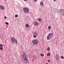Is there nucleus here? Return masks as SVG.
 <instances>
[{
	"label": "nucleus",
	"mask_w": 64,
	"mask_h": 64,
	"mask_svg": "<svg viewBox=\"0 0 64 64\" xmlns=\"http://www.w3.org/2000/svg\"><path fill=\"white\" fill-rule=\"evenodd\" d=\"M28 57L27 55L25 53H24L22 55V59L25 63H27L28 62V60L26 58Z\"/></svg>",
	"instance_id": "1"
},
{
	"label": "nucleus",
	"mask_w": 64,
	"mask_h": 64,
	"mask_svg": "<svg viewBox=\"0 0 64 64\" xmlns=\"http://www.w3.org/2000/svg\"><path fill=\"white\" fill-rule=\"evenodd\" d=\"M32 43H33V44L34 45H37L38 43V41L37 39L34 40H32Z\"/></svg>",
	"instance_id": "2"
},
{
	"label": "nucleus",
	"mask_w": 64,
	"mask_h": 64,
	"mask_svg": "<svg viewBox=\"0 0 64 64\" xmlns=\"http://www.w3.org/2000/svg\"><path fill=\"white\" fill-rule=\"evenodd\" d=\"M11 40L12 41V42L13 43L15 42L16 43H17V40L14 38V37H12L11 38Z\"/></svg>",
	"instance_id": "3"
},
{
	"label": "nucleus",
	"mask_w": 64,
	"mask_h": 64,
	"mask_svg": "<svg viewBox=\"0 0 64 64\" xmlns=\"http://www.w3.org/2000/svg\"><path fill=\"white\" fill-rule=\"evenodd\" d=\"M53 35V34L52 33H50L47 36V39L48 40H50V38Z\"/></svg>",
	"instance_id": "4"
},
{
	"label": "nucleus",
	"mask_w": 64,
	"mask_h": 64,
	"mask_svg": "<svg viewBox=\"0 0 64 64\" xmlns=\"http://www.w3.org/2000/svg\"><path fill=\"white\" fill-rule=\"evenodd\" d=\"M23 10L24 11V12L25 13H28L29 12V9L28 8H24Z\"/></svg>",
	"instance_id": "5"
},
{
	"label": "nucleus",
	"mask_w": 64,
	"mask_h": 64,
	"mask_svg": "<svg viewBox=\"0 0 64 64\" xmlns=\"http://www.w3.org/2000/svg\"><path fill=\"white\" fill-rule=\"evenodd\" d=\"M37 35H38V34L37 33V32H34V33L33 36H34V38H36V37Z\"/></svg>",
	"instance_id": "6"
},
{
	"label": "nucleus",
	"mask_w": 64,
	"mask_h": 64,
	"mask_svg": "<svg viewBox=\"0 0 64 64\" xmlns=\"http://www.w3.org/2000/svg\"><path fill=\"white\" fill-rule=\"evenodd\" d=\"M56 59L57 61H58L59 60V56L57 54H56L55 56Z\"/></svg>",
	"instance_id": "7"
},
{
	"label": "nucleus",
	"mask_w": 64,
	"mask_h": 64,
	"mask_svg": "<svg viewBox=\"0 0 64 64\" xmlns=\"http://www.w3.org/2000/svg\"><path fill=\"white\" fill-rule=\"evenodd\" d=\"M60 12H61L63 16H64V9H60Z\"/></svg>",
	"instance_id": "8"
},
{
	"label": "nucleus",
	"mask_w": 64,
	"mask_h": 64,
	"mask_svg": "<svg viewBox=\"0 0 64 64\" xmlns=\"http://www.w3.org/2000/svg\"><path fill=\"white\" fill-rule=\"evenodd\" d=\"M4 6H2L1 5H0V9H2V10H4Z\"/></svg>",
	"instance_id": "9"
},
{
	"label": "nucleus",
	"mask_w": 64,
	"mask_h": 64,
	"mask_svg": "<svg viewBox=\"0 0 64 64\" xmlns=\"http://www.w3.org/2000/svg\"><path fill=\"white\" fill-rule=\"evenodd\" d=\"M34 24L35 26H38V23L36 22H35L34 23Z\"/></svg>",
	"instance_id": "10"
},
{
	"label": "nucleus",
	"mask_w": 64,
	"mask_h": 64,
	"mask_svg": "<svg viewBox=\"0 0 64 64\" xmlns=\"http://www.w3.org/2000/svg\"><path fill=\"white\" fill-rule=\"evenodd\" d=\"M40 4L41 6H42L43 5V2H41L40 3Z\"/></svg>",
	"instance_id": "11"
},
{
	"label": "nucleus",
	"mask_w": 64,
	"mask_h": 64,
	"mask_svg": "<svg viewBox=\"0 0 64 64\" xmlns=\"http://www.w3.org/2000/svg\"><path fill=\"white\" fill-rule=\"evenodd\" d=\"M38 20L39 21V22H41V21H42V19L41 18H38Z\"/></svg>",
	"instance_id": "12"
},
{
	"label": "nucleus",
	"mask_w": 64,
	"mask_h": 64,
	"mask_svg": "<svg viewBox=\"0 0 64 64\" xmlns=\"http://www.w3.org/2000/svg\"><path fill=\"white\" fill-rule=\"evenodd\" d=\"M48 28L49 30H50L51 28V26H49L48 27Z\"/></svg>",
	"instance_id": "13"
},
{
	"label": "nucleus",
	"mask_w": 64,
	"mask_h": 64,
	"mask_svg": "<svg viewBox=\"0 0 64 64\" xmlns=\"http://www.w3.org/2000/svg\"><path fill=\"white\" fill-rule=\"evenodd\" d=\"M26 27H28L29 26V24H26Z\"/></svg>",
	"instance_id": "14"
},
{
	"label": "nucleus",
	"mask_w": 64,
	"mask_h": 64,
	"mask_svg": "<svg viewBox=\"0 0 64 64\" xmlns=\"http://www.w3.org/2000/svg\"><path fill=\"white\" fill-rule=\"evenodd\" d=\"M61 58L62 59H64V56H61Z\"/></svg>",
	"instance_id": "15"
},
{
	"label": "nucleus",
	"mask_w": 64,
	"mask_h": 64,
	"mask_svg": "<svg viewBox=\"0 0 64 64\" xmlns=\"http://www.w3.org/2000/svg\"><path fill=\"white\" fill-rule=\"evenodd\" d=\"M3 46V45L2 44H0V47H2Z\"/></svg>",
	"instance_id": "16"
},
{
	"label": "nucleus",
	"mask_w": 64,
	"mask_h": 64,
	"mask_svg": "<svg viewBox=\"0 0 64 64\" xmlns=\"http://www.w3.org/2000/svg\"><path fill=\"white\" fill-rule=\"evenodd\" d=\"M50 53H48L47 54V56H50Z\"/></svg>",
	"instance_id": "17"
},
{
	"label": "nucleus",
	"mask_w": 64,
	"mask_h": 64,
	"mask_svg": "<svg viewBox=\"0 0 64 64\" xmlns=\"http://www.w3.org/2000/svg\"><path fill=\"white\" fill-rule=\"evenodd\" d=\"M40 55L41 56H44V54H40Z\"/></svg>",
	"instance_id": "18"
},
{
	"label": "nucleus",
	"mask_w": 64,
	"mask_h": 64,
	"mask_svg": "<svg viewBox=\"0 0 64 64\" xmlns=\"http://www.w3.org/2000/svg\"><path fill=\"white\" fill-rule=\"evenodd\" d=\"M50 50V48H49V47L48 48H47V51H49V50Z\"/></svg>",
	"instance_id": "19"
},
{
	"label": "nucleus",
	"mask_w": 64,
	"mask_h": 64,
	"mask_svg": "<svg viewBox=\"0 0 64 64\" xmlns=\"http://www.w3.org/2000/svg\"><path fill=\"white\" fill-rule=\"evenodd\" d=\"M0 50H3V47H0Z\"/></svg>",
	"instance_id": "20"
},
{
	"label": "nucleus",
	"mask_w": 64,
	"mask_h": 64,
	"mask_svg": "<svg viewBox=\"0 0 64 64\" xmlns=\"http://www.w3.org/2000/svg\"><path fill=\"white\" fill-rule=\"evenodd\" d=\"M6 25H9V23H8V22H6Z\"/></svg>",
	"instance_id": "21"
},
{
	"label": "nucleus",
	"mask_w": 64,
	"mask_h": 64,
	"mask_svg": "<svg viewBox=\"0 0 64 64\" xmlns=\"http://www.w3.org/2000/svg\"><path fill=\"white\" fill-rule=\"evenodd\" d=\"M18 15H15V17H18Z\"/></svg>",
	"instance_id": "22"
},
{
	"label": "nucleus",
	"mask_w": 64,
	"mask_h": 64,
	"mask_svg": "<svg viewBox=\"0 0 64 64\" xmlns=\"http://www.w3.org/2000/svg\"><path fill=\"white\" fill-rule=\"evenodd\" d=\"M34 2H37V0H33Z\"/></svg>",
	"instance_id": "23"
},
{
	"label": "nucleus",
	"mask_w": 64,
	"mask_h": 64,
	"mask_svg": "<svg viewBox=\"0 0 64 64\" xmlns=\"http://www.w3.org/2000/svg\"><path fill=\"white\" fill-rule=\"evenodd\" d=\"M4 18L5 19H6L7 18L6 16H5L4 17Z\"/></svg>",
	"instance_id": "24"
},
{
	"label": "nucleus",
	"mask_w": 64,
	"mask_h": 64,
	"mask_svg": "<svg viewBox=\"0 0 64 64\" xmlns=\"http://www.w3.org/2000/svg\"><path fill=\"white\" fill-rule=\"evenodd\" d=\"M48 62H50V60H48Z\"/></svg>",
	"instance_id": "25"
},
{
	"label": "nucleus",
	"mask_w": 64,
	"mask_h": 64,
	"mask_svg": "<svg viewBox=\"0 0 64 64\" xmlns=\"http://www.w3.org/2000/svg\"><path fill=\"white\" fill-rule=\"evenodd\" d=\"M24 0V1H25L26 2L27 1V0Z\"/></svg>",
	"instance_id": "26"
},
{
	"label": "nucleus",
	"mask_w": 64,
	"mask_h": 64,
	"mask_svg": "<svg viewBox=\"0 0 64 64\" xmlns=\"http://www.w3.org/2000/svg\"><path fill=\"white\" fill-rule=\"evenodd\" d=\"M56 0H54V1H56Z\"/></svg>",
	"instance_id": "27"
}]
</instances>
